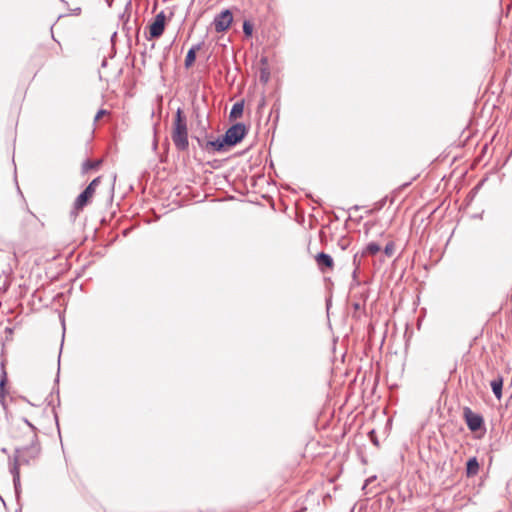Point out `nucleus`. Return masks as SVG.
Segmentation results:
<instances>
[{"mask_svg":"<svg viewBox=\"0 0 512 512\" xmlns=\"http://www.w3.org/2000/svg\"><path fill=\"white\" fill-rule=\"evenodd\" d=\"M466 471H467V476H469V477L474 476L478 473L479 463H478L476 457H472L468 460Z\"/></svg>","mask_w":512,"mask_h":512,"instance_id":"nucleus-12","label":"nucleus"},{"mask_svg":"<svg viewBox=\"0 0 512 512\" xmlns=\"http://www.w3.org/2000/svg\"><path fill=\"white\" fill-rule=\"evenodd\" d=\"M463 414H464L466 424L471 431L475 432L482 427L484 420L480 414L474 413L468 407L464 408Z\"/></svg>","mask_w":512,"mask_h":512,"instance_id":"nucleus-6","label":"nucleus"},{"mask_svg":"<svg viewBox=\"0 0 512 512\" xmlns=\"http://www.w3.org/2000/svg\"><path fill=\"white\" fill-rule=\"evenodd\" d=\"M202 147L208 152H224L228 145L223 141V137H219L216 140L207 141Z\"/></svg>","mask_w":512,"mask_h":512,"instance_id":"nucleus-9","label":"nucleus"},{"mask_svg":"<svg viewBox=\"0 0 512 512\" xmlns=\"http://www.w3.org/2000/svg\"><path fill=\"white\" fill-rule=\"evenodd\" d=\"M172 141L179 151H186L189 147L187 119L181 108H178L173 122Z\"/></svg>","mask_w":512,"mask_h":512,"instance_id":"nucleus-1","label":"nucleus"},{"mask_svg":"<svg viewBox=\"0 0 512 512\" xmlns=\"http://www.w3.org/2000/svg\"><path fill=\"white\" fill-rule=\"evenodd\" d=\"M100 177H96L93 179L89 185L85 188V190L78 195L74 202V209L79 211L82 210L90 201V199L93 197L96 188L100 184Z\"/></svg>","mask_w":512,"mask_h":512,"instance_id":"nucleus-4","label":"nucleus"},{"mask_svg":"<svg viewBox=\"0 0 512 512\" xmlns=\"http://www.w3.org/2000/svg\"><path fill=\"white\" fill-rule=\"evenodd\" d=\"M101 164V160H97V161H90V160H87L83 163L82 165V170L83 172H87L91 169H95L97 168L99 165Z\"/></svg>","mask_w":512,"mask_h":512,"instance_id":"nucleus-15","label":"nucleus"},{"mask_svg":"<svg viewBox=\"0 0 512 512\" xmlns=\"http://www.w3.org/2000/svg\"><path fill=\"white\" fill-rule=\"evenodd\" d=\"M6 381H7V375H6L5 370L3 369L2 377L0 380V401H3V399L5 397V388L4 387H5Z\"/></svg>","mask_w":512,"mask_h":512,"instance_id":"nucleus-16","label":"nucleus"},{"mask_svg":"<svg viewBox=\"0 0 512 512\" xmlns=\"http://www.w3.org/2000/svg\"><path fill=\"white\" fill-rule=\"evenodd\" d=\"M315 261L317 263L318 268L325 272L326 269H332L334 267L333 258L324 252H320L315 256Z\"/></svg>","mask_w":512,"mask_h":512,"instance_id":"nucleus-8","label":"nucleus"},{"mask_svg":"<svg viewBox=\"0 0 512 512\" xmlns=\"http://www.w3.org/2000/svg\"><path fill=\"white\" fill-rule=\"evenodd\" d=\"M244 104L243 102H236L230 111V118L236 119L243 114Z\"/></svg>","mask_w":512,"mask_h":512,"instance_id":"nucleus-13","label":"nucleus"},{"mask_svg":"<svg viewBox=\"0 0 512 512\" xmlns=\"http://www.w3.org/2000/svg\"><path fill=\"white\" fill-rule=\"evenodd\" d=\"M37 454L38 449L36 447H24L16 449L15 454L13 456V464L10 468V472L13 475V483L16 495H18L20 491L19 467L23 464H28L30 459L35 458Z\"/></svg>","mask_w":512,"mask_h":512,"instance_id":"nucleus-2","label":"nucleus"},{"mask_svg":"<svg viewBox=\"0 0 512 512\" xmlns=\"http://www.w3.org/2000/svg\"><path fill=\"white\" fill-rule=\"evenodd\" d=\"M246 134V126L243 123H236L225 132L223 141L227 143L228 147H232L241 142Z\"/></svg>","mask_w":512,"mask_h":512,"instance_id":"nucleus-3","label":"nucleus"},{"mask_svg":"<svg viewBox=\"0 0 512 512\" xmlns=\"http://www.w3.org/2000/svg\"><path fill=\"white\" fill-rule=\"evenodd\" d=\"M233 21V15L230 10H224L216 15L213 20L214 28L217 32L226 31Z\"/></svg>","mask_w":512,"mask_h":512,"instance_id":"nucleus-5","label":"nucleus"},{"mask_svg":"<svg viewBox=\"0 0 512 512\" xmlns=\"http://www.w3.org/2000/svg\"><path fill=\"white\" fill-rule=\"evenodd\" d=\"M353 263H354V265L356 266V269H357L359 267V265H360V261L358 260V255L357 254L354 255Z\"/></svg>","mask_w":512,"mask_h":512,"instance_id":"nucleus-21","label":"nucleus"},{"mask_svg":"<svg viewBox=\"0 0 512 512\" xmlns=\"http://www.w3.org/2000/svg\"><path fill=\"white\" fill-rule=\"evenodd\" d=\"M24 422L32 429V430H35L36 428L34 427V425L32 423H30L27 419H24Z\"/></svg>","mask_w":512,"mask_h":512,"instance_id":"nucleus-22","label":"nucleus"},{"mask_svg":"<svg viewBox=\"0 0 512 512\" xmlns=\"http://www.w3.org/2000/svg\"><path fill=\"white\" fill-rule=\"evenodd\" d=\"M394 249H395L394 243L389 242L384 248L385 255L388 257H391L394 254Z\"/></svg>","mask_w":512,"mask_h":512,"instance_id":"nucleus-18","label":"nucleus"},{"mask_svg":"<svg viewBox=\"0 0 512 512\" xmlns=\"http://www.w3.org/2000/svg\"><path fill=\"white\" fill-rule=\"evenodd\" d=\"M107 113L106 110L100 109L97 114L95 115L94 121H98L103 115Z\"/></svg>","mask_w":512,"mask_h":512,"instance_id":"nucleus-20","label":"nucleus"},{"mask_svg":"<svg viewBox=\"0 0 512 512\" xmlns=\"http://www.w3.org/2000/svg\"><path fill=\"white\" fill-rule=\"evenodd\" d=\"M165 19L166 16L163 11L159 12L155 16L153 23L149 26L150 39L159 38L163 34L165 29Z\"/></svg>","mask_w":512,"mask_h":512,"instance_id":"nucleus-7","label":"nucleus"},{"mask_svg":"<svg viewBox=\"0 0 512 512\" xmlns=\"http://www.w3.org/2000/svg\"><path fill=\"white\" fill-rule=\"evenodd\" d=\"M243 32L246 36H251L253 32V26L249 21L243 23Z\"/></svg>","mask_w":512,"mask_h":512,"instance_id":"nucleus-17","label":"nucleus"},{"mask_svg":"<svg viewBox=\"0 0 512 512\" xmlns=\"http://www.w3.org/2000/svg\"><path fill=\"white\" fill-rule=\"evenodd\" d=\"M269 79V73L266 70H262L260 74V80L266 83Z\"/></svg>","mask_w":512,"mask_h":512,"instance_id":"nucleus-19","label":"nucleus"},{"mask_svg":"<svg viewBox=\"0 0 512 512\" xmlns=\"http://www.w3.org/2000/svg\"><path fill=\"white\" fill-rule=\"evenodd\" d=\"M503 381V377L498 375L490 383L493 394L498 400L502 398Z\"/></svg>","mask_w":512,"mask_h":512,"instance_id":"nucleus-10","label":"nucleus"},{"mask_svg":"<svg viewBox=\"0 0 512 512\" xmlns=\"http://www.w3.org/2000/svg\"><path fill=\"white\" fill-rule=\"evenodd\" d=\"M381 250V247L379 244L375 243V242H371L369 244H367V246L365 247V250L363 252V254H371V255H375L377 254L379 251Z\"/></svg>","mask_w":512,"mask_h":512,"instance_id":"nucleus-14","label":"nucleus"},{"mask_svg":"<svg viewBox=\"0 0 512 512\" xmlns=\"http://www.w3.org/2000/svg\"><path fill=\"white\" fill-rule=\"evenodd\" d=\"M200 49V45L192 46L185 57V67L189 68L193 65L195 59H196V52Z\"/></svg>","mask_w":512,"mask_h":512,"instance_id":"nucleus-11","label":"nucleus"}]
</instances>
